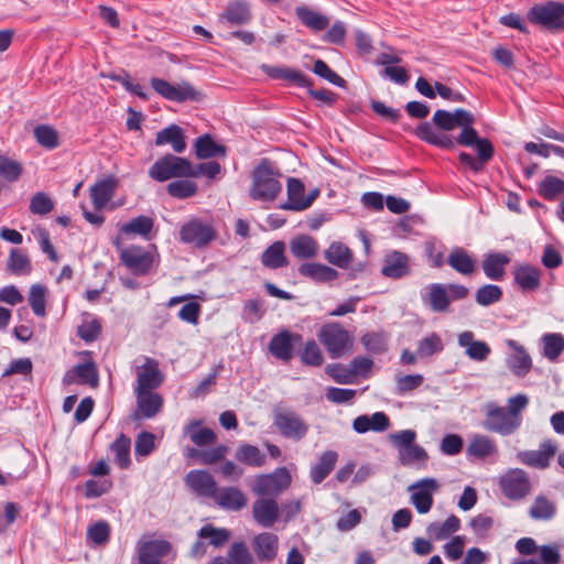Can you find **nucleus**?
Masks as SVG:
<instances>
[{
  "label": "nucleus",
  "mask_w": 564,
  "mask_h": 564,
  "mask_svg": "<svg viewBox=\"0 0 564 564\" xmlns=\"http://www.w3.org/2000/svg\"><path fill=\"white\" fill-rule=\"evenodd\" d=\"M470 111L457 108L454 111L438 109L434 112L432 123L422 122L415 129V135L436 148L453 150L456 147L455 137L449 132L468 122Z\"/></svg>",
  "instance_id": "obj_1"
},
{
  "label": "nucleus",
  "mask_w": 564,
  "mask_h": 564,
  "mask_svg": "<svg viewBox=\"0 0 564 564\" xmlns=\"http://www.w3.org/2000/svg\"><path fill=\"white\" fill-rule=\"evenodd\" d=\"M282 174L270 159H261L251 173L249 196L254 200L273 202L282 191Z\"/></svg>",
  "instance_id": "obj_2"
},
{
  "label": "nucleus",
  "mask_w": 564,
  "mask_h": 564,
  "mask_svg": "<svg viewBox=\"0 0 564 564\" xmlns=\"http://www.w3.org/2000/svg\"><path fill=\"white\" fill-rule=\"evenodd\" d=\"M531 24L540 26L551 33L564 31V2L545 1L533 4L527 12Z\"/></svg>",
  "instance_id": "obj_3"
},
{
  "label": "nucleus",
  "mask_w": 564,
  "mask_h": 564,
  "mask_svg": "<svg viewBox=\"0 0 564 564\" xmlns=\"http://www.w3.org/2000/svg\"><path fill=\"white\" fill-rule=\"evenodd\" d=\"M218 232L212 223L192 217L181 225L178 240L196 249H206L216 238Z\"/></svg>",
  "instance_id": "obj_4"
},
{
  "label": "nucleus",
  "mask_w": 564,
  "mask_h": 564,
  "mask_svg": "<svg viewBox=\"0 0 564 564\" xmlns=\"http://www.w3.org/2000/svg\"><path fill=\"white\" fill-rule=\"evenodd\" d=\"M191 174H193L192 162L174 154H165L156 160L149 170V176L158 182L175 177H191Z\"/></svg>",
  "instance_id": "obj_5"
},
{
  "label": "nucleus",
  "mask_w": 564,
  "mask_h": 564,
  "mask_svg": "<svg viewBox=\"0 0 564 564\" xmlns=\"http://www.w3.org/2000/svg\"><path fill=\"white\" fill-rule=\"evenodd\" d=\"M317 337L334 359L344 356L352 346V338L339 323L324 324L318 330Z\"/></svg>",
  "instance_id": "obj_6"
},
{
  "label": "nucleus",
  "mask_w": 564,
  "mask_h": 564,
  "mask_svg": "<svg viewBox=\"0 0 564 564\" xmlns=\"http://www.w3.org/2000/svg\"><path fill=\"white\" fill-rule=\"evenodd\" d=\"M519 422L514 421L505 406L495 402H488L485 405V420L482 427L486 431L509 436L520 429Z\"/></svg>",
  "instance_id": "obj_7"
},
{
  "label": "nucleus",
  "mask_w": 564,
  "mask_h": 564,
  "mask_svg": "<svg viewBox=\"0 0 564 564\" xmlns=\"http://www.w3.org/2000/svg\"><path fill=\"white\" fill-rule=\"evenodd\" d=\"M273 424L283 437L294 442L303 440L308 432V424L305 420L291 410H275Z\"/></svg>",
  "instance_id": "obj_8"
},
{
  "label": "nucleus",
  "mask_w": 564,
  "mask_h": 564,
  "mask_svg": "<svg viewBox=\"0 0 564 564\" xmlns=\"http://www.w3.org/2000/svg\"><path fill=\"white\" fill-rule=\"evenodd\" d=\"M292 478L285 467L275 469L271 474L257 476L252 491L258 496L274 499L291 485Z\"/></svg>",
  "instance_id": "obj_9"
},
{
  "label": "nucleus",
  "mask_w": 564,
  "mask_h": 564,
  "mask_svg": "<svg viewBox=\"0 0 564 564\" xmlns=\"http://www.w3.org/2000/svg\"><path fill=\"white\" fill-rule=\"evenodd\" d=\"M501 492L510 500H522L531 492L528 473L521 468H510L499 478Z\"/></svg>",
  "instance_id": "obj_10"
},
{
  "label": "nucleus",
  "mask_w": 564,
  "mask_h": 564,
  "mask_svg": "<svg viewBox=\"0 0 564 564\" xmlns=\"http://www.w3.org/2000/svg\"><path fill=\"white\" fill-rule=\"evenodd\" d=\"M468 122H465L460 126V132L457 138H455L456 144L463 147H475L477 150V154L482 160H491L495 154V148L491 141L487 138H479L478 132L474 128L475 116L470 112L468 116Z\"/></svg>",
  "instance_id": "obj_11"
},
{
  "label": "nucleus",
  "mask_w": 564,
  "mask_h": 564,
  "mask_svg": "<svg viewBox=\"0 0 564 564\" xmlns=\"http://www.w3.org/2000/svg\"><path fill=\"white\" fill-rule=\"evenodd\" d=\"M120 262L134 275H147L153 264L154 254L140 246H129L120 249Z\"/></svg>",
  "instance_id": "obj_12"
},
{
  "label": "nucleus",
  "mask_w": 564,
  "mask_h": 564,
  "mask_svg": "<svg viewBox=\"0 0 564 564\" xmlns=\"http://www.w3.org/2000/svg\"><path fill=\"white\" fill-rule=\"evenodd\" d=\"M151 86L160 96L176 102L186 100L197 101L202 96V94L187 82L172 85L165 79L153 77L151 78Z\"/></svg>",
  "instance_id": "obj_13"
},
{
  "label": "nucleus",
  "mask_w": 564,
  "mask_h": 564,
  "mask_svg": "<svg viewBox=\"0 0 564 564\" xmlns=\"http://www.w3.org/2000/svg\"><path fill=\"white\" fill-rule=\"evenodd\" d=\"M302 339L301 334L282 329L271 337L268 350L275 359L288 364L294 357V345L301 344Z\"/></svg>",
  "instance_id": "obj_14"
},
{
  "label": "nucleus",
  "mask_w": 564,
  "mask_h": 564,
  "mask_svg": "<svg viewBox=\"0 0 564 564\" xmlns=\"http://www.w3.org/2000/svg\"><path fill=\"white\" fill-rule=\"evenodd\" d=\"M137 387L134 391H154L164 381V375L156 359L145 357L144 364L135 368Z\"/></svg>",
  "instance_id": "obj_15"
},
{
  "label": "nucleus",
  "mask_w": 564,
  "mask_h": 564,
  "mask_svg": "<svg viewBox=\"0 0 564 564\" xmlns=\"http://www.w3.org/2000/svg\"><path fill=\"white\" fill-rule=\"evenodd\" d=\"M440 485L434 478H423L409 487L411 502L420 514L427 513L434 502L433 492L437 491Z\"/></svg>",
  "instance_id": "obj_16"
},
{
  "label": "nucleus",
  "mask_w": 564,
  "mask_h": 564,
  "mask_svg": "<svg viewBox=\"0 0 564 564\" xmlns=\"http://www.w3.org/2000/svg\"><path fill=\"white\" fill-rule=\"evenodd\" d=\"M557 446L552 440H545L540 444L538 451H522L517 454L520 463L538 468L545 469L550 465L551 458L556 454Z\"/></svg>",
  "instance_id": "obj_17"
},
{
  "label": "nucleus",
  "mask_w": 564,
  "mask_h": 564,
  "mask_svg": "<svg viewBox=\"0 0 564 564\" xmlns=\"http://www.w3.org/2000/svg\"><path fill=\"white\" fill-rule=\"evenodd\" d=\"M63 383L65 386L77 383L96 388L99 383V375L96 364L93 360H89L76 365L66 371L63 377Z\"/></svg>",
  "instance_id": "obj_18"
},
{
  "label": "nucleus",
  "mask_w": 564,
  "mask_h": 564,
  "mask_svg": "<svg viewBox=\"0 0 564 564\" xmlns=\"http://www.w3.org/2000/svg\"><path fill=\"white\" fill-rule=\"evenodd\" d=\"M137 409L134 419H152L163 406V397L154 391H134Z\"/></svg>",
  "instance_id": "obj_19"
},
{
  "label": "nucleus",
  "mask_w": 564,
  "mask_h": 564,
  "mask_svg": "<svg viewBox=\"0 0 564 564\" xmlns=\"http://www.w3.org/2000/svg\"><path fill=\"white\" fill-rule=\"evenodd\" d=\"M185 484L199 497L213 498L218 489L216 480L206 470H191L185 477Z\"/></svg>",
  "instance_id": "obj_20"
},
{
  "label": "nucleus",
  "mask_w": 564,
  "mask_h": 564,
  "mask_svg": "<svg viewBox=\"0 0 564 564\" xmlns=\"http://www.w3.org/2000/svg\"><path fill=\"white\" fill-rule=\"evenodd\" d=\"M260 68L271 79L285 80L299 87L312 86V80L299 69L268 64H262Z\"/></svg>",
  "instance_id": "obj_21"
},
{
  "label": "nucleus",
  "mask_w": 564,
  "mask_h": 564,
  "mask_svg": "<svg viewBox=\"0 0 564 564\" xmlns=\"http://www.w3.org/2000/svg\"><path fill=\"white\" fill-rule=\"evenodd\" d=\"M288 200L280 205L281 209L301 212L312 205V198H305V187L302 181L290 177L286 185Z\"/></svg>",
  "instance_id": "obj_22"
},
{
  "label": "nucleus",
  "mask_w": 564,
  "mask_h": 564,
  "mask_svg": "<svg viewBox=\"0 0 564 564\" xmlns=\"http://www.w3.org/2000/svg\"><path fill=\"white\" fill-rule=\"evenodd\" d=\"M252 514L263 528H271L279 518V506L272 498H260L253 502Z\"/></svg>",
  "instance_id": "obj_23"
},
{
  "label": "nucleus",
  "mask_w": 564,
  "mask_h": 564,
  "mask_svg": "<svg viewBox=\"0 0 564 564\" xmlns=\"http://www.w3.org/2000/svg\"><path fill=\"white\" fill-rule=\"evenodd\" d=\"M409 257L400 251H392L383 259L382 275L391 279H401L410 274Z\"/></svg>",
  "instance_id": "obj_24"
},
{
  "label": "nucleus",
  "mask_w": 564,
  "mask_h": 564,
  "mask_svg": "<svg viewBox=\"0 0 564 564\" xmlns=\"http://www.w3.org/2000/svg\"><path fill=\"white\" fill-rule=\"evenodd\" d=\"M514 282L522 292H534L541 286L542 272L538 267L532 264H520L513 272Z\"/></svg>",
  "instance_id": "obj_25"
},
{
  "label": "nucleus",
  "mask_w": 564,
  "mask_h": 564,
  "mask_svg": "<svg viewBox=\"0 0 564 564\" xmlns=\"http://www.w3.org/2000/svg\"><path fill=\"white\" fill-rule=\"evenodd\" d=\"M291 254L297 260H310L318 254L319 246L310 235H297L289 243Z\"/></svg>",
  "instance_id": "obj_26"
},
{
  "label": "nucleus",
  "mask_w": 564,
  "mask_h": 564,
  "mask_svg": "<svg viewBox=\"0 0 564 564\" xmlns=\"http://www.w3.org/2000/svg\"><path fill=\"white\" fill-rule=\"evenodd\" d=\"M279 539L274 533L262 532L252 539V547L259 561L270 562L278 553Z\"/></svg>",
  "instance_id": "obj_27"
},
{
  "label": "nucleus",
  "mask_w": 564,
  "mask_h": 564,
  "mask_svg": "<svg viewBox=\"0 0 564 564\" xmlns=\"http://www.w3.org/2000/svg\"><path fill=\"white\" fill-rule=\"evenodd\" d=\"M338 460V453L335 451L323 452L317 462L312 465L310 469V478L313 484L319 485L323 482L334 470Z\"/></svg>",
  "instance_id": "obj_28"
},
{
  "label": "nucleus",
  "mask_w": 564,
  "mask_h": 564,
  "mask_svg": "<svg viewBox=\"0 0 564 564\" xmlns=\"http://www.w3.org/2000/svg\"><path fill=\"white\" fill-rule=\"evenodd\" d=\"M213 499L226 510L238 511L247 506L245 494L237 487L218 488Z\"/></svg>",
  "instance_id": "obj_29"
},
{
  "label": "nucleus",
  "mask_w": 564,
  "mask_h": 564,
  "mask_svg": "<svg viewBox=\"0 0 564 564\" xmlns=\"http://www.w3.org/2000/svg\"><path fill=\"white\" fill-rule=\"evenodd\" d=\"M426 296L422 295V300L432 312L445 313L451 308L446 286L443 283H432L426 286Z\"/></svg>",
  "instance_id": "obj_30"
},
{
  "label": "nucleus",
  "mask_w": 564,
  "mask_h": 564,
  "mask_svg": "<svg viewBox=\"0 0 564 564\" xmlns=\"http://www.w3.org/2000/svg\"><path fill=\"white\" fill-rule=\"evenodd\" d=\"M118 182L113 176H109L96 182L90 187V198L97 210L102 209L115 195Z\"/></svg>",
  "instance_id": "obj_31"
},
{
  "label": "nucleus",
  "mask_w": 564,
  "mask_h": 564,
  "mask_svg": "<svg viewBox=\"0 0 564 564\" xmlns=\"http://www.w3.org/2000/svg\"><path fill=\"white\" fill-rule=\"evenodd\" d=\"M297 271L302 276L311 279L316 283L332 282L339 275L337 270L317 262H304L299 267Z\"/></svg>",
  "instance_id": "obj_32"
},
{
  "label": "nucleus",
  "mask_w": 564,
  "mask_h": 564,
  "mask_svg": "<svg viewBox=\"0 0 564 564\" xmlns=\"http://www.w3.org/2000/svg\"><path fill=\"white\" fill-rule=\"evenodd\" d=\"M510 258L502 252L488 253L481 262L485 275L492 281H501L506 274V267Z\"/></svg>",
  "instance_id": "obj_33"
},
{
  "label": "nucleus",
  "mask_w": 564,
  "mask_h": 564,
  "mask_svg": "<svg viewBox=\"0 0 564 564\" xmlns=\"http://www.w3.org/2000/svg\"><path fill=\"white\" fill-rule=\"evenodd\" d=\"M164 144H170L175 153L184 152L186 142L183 129L172 123L160 130L155 135V145L161 147Z\"/></svg>",
  "instance_id": "obj_34"
},
{
  "label": "nucleus",
  "mask_w": 564,
  "mask_h": 564,
  "mask_svg": "<svg viewBox=\"0 0 564 564\" xmlns=\"http://www.w3.org/2000/svg\"><path fill=\"white\" fill-rule=\"evenodd\" d=\"M447 264L463 275H470L476 270L473 257L462 247H455L447 256Z\"/></svg>",
  "instance_id": "obj_35"
},
{
  "label": "nucleus",
  "mask_w": 564,
  "mask_h": 564,
  "mask_svg": "<svg viewBox=\"0 0 564 564\" xmlns=\"http://www.w3.org/2000/svg\"><path fill=\"white\" fill-rule=\"evenodd\" d=\"M509 345L514 348V352L507 359V366L516 376L524 377L532 367L531 357L514 340H510Z\"/></svg>",
  "instance_id": "obj_36"
},
{
  "label": "nucleus",
  "mask_w": 564,
  "mask_h": 564,
  "mask_svg": "<svg viewBox=\"0 0 564 564\" xmlns=\"http://www.w3.org/2000/svg\"><path fill=\"white\" fill-rule=\"evenodd\" d=\"M171 543L165 540L144 542L139 550V561H150L160 564L161 558L171 551Z\"/></svg>",
  "instance_id": "obj_37"
},
{
  "label": "nucleus",
  "mask_w": 564,
  "mask_h": 564,
  "mask_svg": "<svg viewBox=\"0 0 564 564\" xmlns=\"http://www.w3.org/2000/svg\"><path fill=\"white\" fill-rule=\"evenodd\" d=\"M221 18L231 25L247 24L252 18L250 6L242 0L229 2Z\"/></svg>",
  "instance_id": "obj_38"
},
{
  "label": "nucleus",
  "mask_w": 564,
  "mask_h": 564,
  "mask_svg": "<svg viewBox=\"0 0 564 564\" xmlns=\"http://www.w3.org/2000/svg\"><path fill=\"white\" fill-rule=\"evenodd\" d=\"M556 511L557 508L554 501L544 495H539L530 506L528 514L535 521H550L555 517Z\"/></svg>",
  "instance_id": "obj_39"
},
{
  "label": "nucleus",
  "mask_w": 564,
  "mask_h": 564,
  "mask_svg": "<svg viewBox=\"0 0 564 564\" xmlns=\"http://www.w3.org/2000/svg\"><path fill=\"white\" fill-rule=\"evenodd\" d=\"M261 263L272 270L286 267L285 243L279 240L270 245L261 254Z\"/></svg>",
  "instance_id": "obj_40"
},
{
  "label": "nucleus",
  "mask_w": 564,
  "mask_h": 564,
  "mask_svg": "<svg viewBox=\"0 0 564 564\" xmlns=\"http://www.w3.org/2000/svg\"><path fill=\"white\" fill-rule=\"evenodd\" d=\"M295 14L303 25L315 32L324 31L329 25V19L326 15L306 6L296 7Z\"/></svg>",
  "instance_id": "obj_41"
},
{
  "label": "nucleus",
  "mask_w": 564,
  "mask_h": 564,
  "mask_svg": "<svg viewBox=\"0 0 564 564\" xmlns=\"http://www.w3.org/2000/svg\"><path fill=\"white\" fill-rule=\"evenodd\" d=\"M460 529V520L457 516L451 514L444 522H432L426 527V534L435 540L442 541L449 538Z\"/></svg>",
  "instance_id": "obj_42"
},
{
  "label": "nucleus",
  "mask_w": 564,
  "mask_h": 564,
  "mask_svg": "<svg viewBox=\"0 0 564 564\" xmlns=\"http://www.w3.org/2000/svg\"><path fill=\"white\" fill-rule=\"evenodd\" d=\"M324 258L333 265L348 269L352 261V252L346 245L334 241L325 250Z\"/></svg>",
  "instance_id": "obj_43"
},
{
  "label": "nucleus",
  "mask_w": 564,
  "mask_h": 564,
  "mask_svg": "<svg viewBox=\"0 0 564 564\" xmlns=\"http://www.w3.org/2000/svg\"><path fill=\"white\" fill-rule=\"evenodd\" d=\"M195 154L198 159H210L226 155V147L215 142L208 133L198 137L195 141Z\"/></svg>",
  "instance_id": "obj_44"
},
{
  "label": "nucleus",
  "mask_w": 564,
  "mask_h": 564,
  "mask_svg": "<svg viewBox=\"0 0 564 564\" xmlns=\"http://www.w3.org/2000/svg\"><path fill=\"white\" fill-rule=\"evenodd\" d=\"M7 270L13 275H29L32 271V263L22 250L13 248L7 260Z\"/></svg>",
  "instance_id": "obj_45"
},
{
  "label": "nucleus",
  "mask_w": 564,
  "mask_h": 564,
  "mask_svg": "<svg viewBox=\"0 0 564 564\" xmlns=\"http://www.w3.org/2000/svg\"><path fill=\"white\" fill-rule=\"evenodd\" d=\"M497 452L496 443L486 435H475L471 437L467 453L477 458L484 459Z\"/></svg>",
  "instance_id": "obj_46"
},
{
  "label": "nucleus",
  "mask_w": 564,
  "mask_h": 564,
  "mask_svg": "<svg viewBox=\"0 0 564 564\" xmlns=\"http://www.w3.org/2000/svg\"><path fill=\"white\" fill-rule=\"evenodd\" d=\"M539 195L545 200H554L564 194V180L546 175L539 184Z\"/></svg>",
  "instance_id": "obj_47"
},
{
  "label": "nucleus",
  "mask_w": 564,
  "mask_h": 564,
  "mask_svg": "<svg viewBox=\"0 0 564 564\" xmlns=\"http://www.w3.org/2000/svg\"><path fill=\"white\" fill-rule=\"evenodd\" d=\"M236 458L251 467H261L265 464V455L257 446L250 444L240 445L236 452Z\"/></svg>",
  "instance_id": "obj_48"
},
{
  "label": "nucleus",
  "mask_w": 564,
  "mask_h": 564,
  "mask_svg": "<svg viewBox=\"0 0 564 564\" xmlns=\"http://www.w3.org/2000/svg\"><path fill=\"white\" fill-rule=\"evenodd\" d=\"M130 446L131 440L124 434H120L111 444V451L115 453V462L121 469L129 468L131 464Z\"/></svg>",
  "instance_id": "obj_49"
},
{
  "label": "nucleus",
  "mask_w": 564,
  "mask_h": 564,
  "mask_svg": "<svg viewBox=\"0 0 564 564\" xmlns=\"http://www.w3.org/2000/svg\"><path fill=\"white\" fill-rule=\"evenodd\" d=\"M543 355L551 361H555L564 350V336L560 333H547L542 337Z\"/></svg>",
  "instance_id": "obj_50"
},
{
  "label": "nucleus",
  "mask_w": 564,
  "mask_h": 564,
  "mask_svg": "<svg viewBox=\"0 0 564 564\" xmlns=\"http://www.w3.org/2000/svg\"><path fill=\"white\" fill-rule=\"evenodd\" d=\"M301 362L310 367H321L324 364L323 352L314 339H310L304 344L300 351Z\"/></svg>",
  "instance_id": "obj_51"
},
{
  "label": "nucleus",
  "mask_w": 564,
  "mask_h": 564,
  "mask_svg": "<svg viewBox=\"0 0 564 564\" xmlns=\"http://www.w3.org/2000/svg\"><path fill=\"white\" fill-rule=\"evenodd\" d=\"M23 173V166L20 162L0 154V177L8 182H17Z\"/></svg>",
  "instance_id": "obj_52"
},
{
  "label": "nucleus",
  "mask_w": 564,
  "mask_h": 564,
  "mask_svg": "<svg viewBox=\"0 0 564 564\" xmlns=\"http://www.w3.org/2000/svg\"><path fill=\"white\" fill-rule=\"evenodd\" d=\"M502 289L496 284H485L475 294V301L480 306H490L502 299Z\"/></svg>",
  "instance_id": "obj_53"
},
{
  "label": "nucleus",
  "mask_w": 564,
  "mask_h": 564,
  "mask_svg": "<svg viewBox=\"0 0 564 564\" xmlns=\"http://www.w3.org/2000/svg\"><path fill=\"white\" fill-rule=\"evenodd\" d=\"M398 457L400 464L403 466H412L414 464H421L424 466L429 459L426 451L415 443L412 446L404 448Z\"/></svg>",
  "instance_id": "obj_54"
},
{
  "label": "nucleus",
  "mask_w": 564,
  "mask_h": 564,
  "mask_svg": "<svg viewBox=\"0 0 564 564\" xmlns=\"http://www.w3.org/2000/svg\"><path fill=\"white\" fill-rule=\"evenodd\" d=\"M153 225L154 223L151 217L141 215L124 224L121 231L126 235L135 234L147 237L153 229Z\"/></svg>",
  "instance_id": "obj_55"
},
{
  "label": "nucleus",
  "mask_w": 564,
  "mask_h": 564,
  "mask_svg": "<svg viewBox=\"0 0 564 564\" xmlns=\"http://www.w3.org/2000/svg\"><path fill=\"white\" fill-rule=\"evenodd\" d=\"M443 349L442 338L436 333H432L419 341L416 352L419 357L425 358L441 352Z\"/></svg>",
  "instance_id": "obj_56"
},
{
  "label": "nucleus",
  "mask_w": 564,
  "mask_h": 564,
  "mask_svg": "<svg viewBox=\"0 0 564 564\" xmlns=\"http://www.w3.org/2000/svg\"><path fill=\"white\" fill-rule=\"evenodd\" d=\"M166 191L172 197L185 199L197 193V185L189 180H178L171 182L167 185Z\"/></svg>",
  "instance_id": "obj_57"
},
{
  "label": "nucleus",
  "mask_w": 564,
  "mask_h": 564,
  "mask_svg": "<svg viewBox=\"0 0 564 564\" xmlns=\"http://www.w3.org/2000/svg\"><path fill=\"white\" fill-rule=\"evenodd\" d=\"M34 138L42 147L53 150L58 147L57 131L48 124H40L34 128Z\"/></svg>",
  "instance_id": "obj_58"
},
{
  "label": "nucleus",
  "mask_w": 564,
  "mask_h": 564,
  "mask_svg": "<svg viewBox=\"0 0 564 564\" xmlns=\"http://www.w3.org/2000/svg\"><path fill=\"white\" fill-rule=\"evenodd\" d=\"M110 538V525L107 521L100 520L87 529V540L95 545H105Z\"/></svg>",
  "instance_id": "obj_59"
},
{
  "label": "nucleus",
  "mask_w": 564,
  "mask_h": 564,
  "mask_svg": "<svg viewBox=\"0 0 564 564\" xmlns=\"http://www.w3.org/2000/svg\"><path fill=\"white\" fill-rule=\"evenodd\" d=\"M29 208L33 215L44 216L54 209V202L46 193L37 192L31 197Z\"/></svg>",
  "instance_id": "obj_60"
},
{
  "label": "nucleus",
  "mask_w": 564,
  "mask_h": 564,
  "mask_svg": "<svg viewBox=\"0 0 564 564\" xmlns=\"http://www.w3.org/2000/svg\"><path fill=\"white\" fill-rule=\"evenodd\" d=\"M230 564H253V557L243 542H235L227 552Z\"/></svg>",
  "instance_id": "obj_61"
},
{
  "label": "nucleus",
  "mask_w": 564,
  "mask_h": 564,
  "mask_svg": "<svg viewBox=\"0 0 564 564\" xmlns=\"http://www.w3.org/2000/svg\"><path fill=\"white\" fill-rule=\"evenodd\" d=\"M198 536L202 539H210V544L219 547L229 540L230 533L227 529H217L212 524H206L200 528Z\"/></svg>",
  "instance_id": "obj_62"
},
{
  "label": "nucleus",
  "mask_w": 564,
  "mask_h": 564,
  "mask_svg": "<svg viewBox=\"0 0 564 564\" xmlns=\"http://www.w3.org/2000/svg\"><path fill=\"white\" fill-rule=\"evenodd\" d=\"M313 72L315 75L328 80L330 84L337 87L343 88L346 86V80L343 77H340L336 72H334L323 59H316L314 62Z\"/></svg>",
  "instance_id": "obj_63"
},
{
  "label": "nucleus",
  "mask_w": 564,
  "mask_h": 564,
  "mask_svg": "<svg viewBox=\"0 0 564 564\" xmlns=\"http://www.w3.org/2000/svg\"><path fill=\"white\" fill-rule=\"evenodd\" d=\"M360 341L369 352L382 354L387 350V338L382 333H367L361 337Z\"/></svg>",
  "instance_id": "obj_64"
}]
</instances>
